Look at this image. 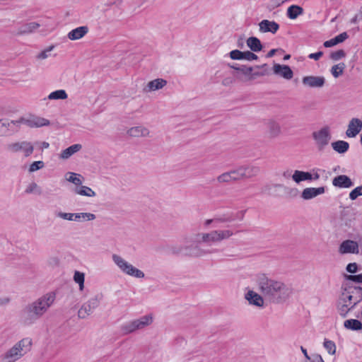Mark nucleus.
I'll return each mask as SVG.
<instances>
[{
    "instance_id": "f257e3e1",
    "label": "nucleus",
    "mask_w": 362,
    "mask_h": 362,
    "mask_svg": "<svg viewBox=\"0 0 362 362\" xmlns=\"http://www.w3.org/2000/svg\"><path fill=\"white\" fill-rule=\"evenodd\" d=\"M234 235L233 230L230 229L225 230H214L209 233H201L194 235V240H188L185 238V243L194 242L196 243L195 245H173L171 247V250L173 254L188 255L192 257H202L207 253L209 251L202 249L198 244L205 243L208 245H211L213 243H220L224 240L229 239Z\"/></svg>"
},
{
    "instance_id": "de8ad7c7",
    "label": "nucleus",
    "mask_w": 362,
    "mask_h": 362,
    "mask_svg": "<svg viewBox=\"0 0 362 362\" xmlns=\"http://www.w3.org/2000/svg\"><path fill=\"white\" fill-rule=\"evenodd\" d=\"M275 187L284 188L285 192L290 194L292 197H296L298 194V190L296 188H289L284 186L281 184H276L274 185Z\"/></svg>"
},
{
    "instance_id": "6e6552de",
    "label": "nucleus",
    "mask_w": 362,
    "mask_h": 362,
    "mask_svg": "<svg viewBox=\"0 0 362 362\" xmlns=\"http://www.w3.org/2000/svg\"><path fill=\"white\" fill-rule=\"evenodd\" d=\"M318 150H323L329 143L332 135L330 128L328 126L323 127L318 131H315L312 134Z\"/></svg>"
},
{
    "instance_id": "72a5a7b5",
    "label": "nucleus",
    "mask_w": 362,
    "mask_h": 362,
    "mask_svg": "<svg viewBox=\"0 0 362 362\" xmlns=\"http://www.w3.org/2000/svg\"><path fill=\"white\" fill-rule=\"evenodd\" d=\"M216 220L217 225L218 223H231V222L234 221L233 211H228V212H226V213L221 214V215H216Z\"/></svg>"
},
{
    "instance_id": "a878e982",
    "label": "nucleus",
    "mask_w": 362,
    "mask_h": 362,
    "mask_svg": "<svg viewBox=\"0 0 362 362\" xmlns=\"http://www.w3.org/2000/svg\"><path fill=\"white\" fill-rule=\"evenodd\" d=\"M74 192L77 194L88 197H93L96 195L95 192L90 187L82 185L76 187Z\"/></svg>"
},
{
    "instance_id": "dca6fc26",
    "label": "nucleus",
    "mask_w": 362,
    "mask_h": 362,
    "mask_svg": "<svg viewBox=\"0 0 362 362\" xmlns=\"http://www.w3.org/2000/svg\"><path fill=\"white\" fill-rule=\"evenodd\" d=\"M273 71L276 75L280 76L287 80L291 79L293 76V72L288 65L274 64Z\"/></svg>"
},
{
    "instance_id": "f03ea898",
    "label": "nucleus",
    "mask_w": 362,
    "mask_h": 362,
    "mask_svg": "<svg viewBox=\"0 0 362 362\" xmlns=\"http://www.w3.org/2000/svg\"><path fill=\"white\" fill-rule=\"evenodd\" d=\"M256 281L262 294L272 303H283L292 293L291 288L280 281L269 278L265 274H258Z\"/></svg>"
},
{
    "instance_id": "680f3d73",
    "label": "nucleus",
    "mask_w": 362,
    "mask_h": 362,
    "mask_svg": "<svg viewBox=\"0 0 362 362\" xmlns=\"http://www.w3.org/2000/svg\"><path fill=\"white\" fill-rule=\"evenodd\" d=\"M336 45H337V43H336V42L334 40V38H332V39H330L329 40H327V41H325L323 43V46L325 47H333V46H334Z\"/></svg>"
},
{
    "instance_id": "774afa93",
    "label": "nucleus",
    "mask_w": 362,
    "mask_h": 362,
    "mask_svg": "<svg viewBox=\"0 0 362 362\" xmlns=\"http://www.w3.org/2000/svg\"><path fill=\"white\" fill-rule=\"evenodd\" d=\"M362 19V14H356L351 20V23H356L358 21Z\"/></svg>"
},
{
    "instance_id": "bf43d9fd",
    "label": "nucleus",
    "mask_w": 362,
    "mask_h": 362,
    "mask_svg": "<svg viewBox=\"0 0 362 362\" xmlns=\"http://www.w3.org/2000/svg\"><path fill=\"white\" fill-rule=\"evenodd\" d=\"M323 56V52L319 51L315 53H311L308 55V58L310 59H314L315 61L319 60Z\"/></svg>"
},
{
    "instance_id": "3c124183",
    "label": "nucleus",
    "mask_w": 362,
    "mask_h": 362,
    "mask_svg": "<svg viewBox=\"0 0 362 362\" xmlns=\"http://www.w3.org/2000/svg\"><path fill=\"white\" fill-rule=\"evenodd\" d=\"M362 195V185L356 187L349 193V198L351 200H355L358 197Z\"/></svg>"
},
{
    "instance_id": "6e6d98bb",
    "label": "nucleus",
    "mask_w": 362,
    "mask_h": 362,
    "mask_svg": "<svg viewBox=\"0 0 362 362\" xmlns=\"http://www.w3.org/2000/svg\"><path fill=\"white\" fill-rule=\"evenodd\" d=\"M349 37V35L346 32H343L340 33L339 35L334 37V40L337 44L343 42L344 40H346Z\"/></svg>"
},
{
    "instance_id": "0eeeda50",
    "label": "nucleus",
    "mask_w": 362,
    "mask_h": 362,
    "mask_svg": "<svg viewBox=\"0 0 362 362\" xmlns=\"http://www.w3.org/2000/svg\"><path fill=\"white\" fill-rule=\"evenodd\" d=\"M102 298V294H97L89 298L81 305L78 310V317L81 319H85L91 315L93 311L100 305Z\"/></svg>"
},
{
    "instance_id": "603ef678",
    "label": "nucleus",
    "mask_w": 362,
    "mask_h": 362,
    "mask_svg": "<svg viewBox=\"0 0 362 362\" xmlns=\"http://www.w3.org/2000/svg\"><path fill=\"white\" fill-rule=\"evenodd\" d=\"M232 68L238 70V71H241L243 74H245V76H249L251 74L252 71V68L250 67V66H238V67H236V66H232Z\"/></svg>"
},
{
    "instance_id": "79ce46f5",
    "label": "nucleus",
    "mask_w": 362,
    "mask_h": 362,
    "mask_svg": "<svg viewBox=\"0 0 362 362\" xmlns=\"http://www.w3.org/2000/svg\"><path fill=\"white\" fill-rule=\"evenodd\" d=\"M323 346L329 354L333 355L335 354L336 345L333 341L325 339Z\"/></svg>"
},
{
    "instance_id": "9d476101",
    "label": "nucleus",
    "mask_w": 362,
    "mask_h": 362,
    "mask_svg": "<svg viewBox=\"0 0 362 362\" xmlns=\"http://www.w3.org/2000/svg\"><path fill=\"white\" fill-rule=\"evenodd\" d=\"M19 122L16 120L0 119V136L12 135L19 131Z\"/></svg>"
},
{
    "instance_id": "aec40b11",
    "label": "nucleus",
    "mask_w": 362,
    "mask_h": 362,
    "mask_svg": "<svg viewBox=\"0 0 362 362\" xmlns=\"http://www.w3.org/2000/svg\"><path fill=\"white\" fill-rule=\"evenodd\" d=\"M88 32V28L87 26H80L68 33V37L71 40H76L82 38Z\"/></svg>"
},
{
    "instance_id": "5fc2aeb1",
    "label": "nucleus",
    "mask_w": 362,
    "mask_h": 362,
    "mask_svg": "<svg viewBox=\"0 0 362 362\" xmlns=\"http://www.w3.org/2000/svg\"><path fill=\"white\" fill-rule=\"evenodd\" d=\"M346 279L356 282V283H362V274L357 275H346Z\"/></svg>"
},
{
    "instance_id": "f704fd0d",
    "label": "nucleus",
    "mask_w": 362,
    "mask_h": 362,
    "mask_svg": "<svg viewBox=\"0 0 362 362\" xmlns=\"http://www.w3.org/2000/svg\"><path fill=\"white\" fill-rule=\"evenodd\" d=\"M75 221L82 222V221H93L95 219L96 216L92 213L88 212H81V213H76Z\"/></svg>"
},
{
    "instance_id": "7ed1b4c3",
    "label": "nucleus",
    "mask_w": 362,
    "mask_h": 362,
    "mask_svg": "<svg viewBox=\"0 0 362 362\" xmlns=\"http://www.w3.org/2000/svg\"><path fill=\"white\" fill-rule=\"evenodd\" d=\"M55 298V293L49 292L28 304L21 313L24 324L31 325L40 319L53 304Z\"/></svg>"
},
{
    "instance_id": "864d4df0",
    "label": "nucleus",
    "mask_w": 362,
    "mask_h": 362,
    "mask_svg": "<svg viewBox=\"0 0 362 362\" xmlns=\"http://www.w3.org/2000/svg\"><path fill=\"white\" fill-rule=\"evenodd\" d=\"M257 59H258L257 55L254 54L253 52H252L250 51L244 52L243 59L247 60V61H252V60H257Z\"/></svg>"
},
{
    "instance_id": "a19ab883",
    "label": "nucleus",
    "mask_w": 362,
    "mask_h": 362,
    "mask_svg": "<svg viewBox=\"0 0 362 362\" xmlns=\"http://www.w3.org/2000/svg\"><path fill=\"white\" fill-rule=\"evenodd\" d=\"M74 280L79 286V290L83 291L84 288L85 275L83 272L76 271L74 275Z\"/></svg>"
},
{
    "instance_id": "6ab92c4d",
    "label": "nucleus",
    "mask_w": 362,
    "mask_h": 362,
    "mask_svg": "<svg viewBox=\"0 0 362 362\" xmlns=\"http://www.w3.org/2000/svg\"><path fill=\"white\" fill-rule=\"evenodd\" d=\"M325 191L324 187H308L303 189L301 197L303 199L308 200L325 193Z\"/></svg>"
},
{
    "instance_id": "1a4fd4ad",
    "label": "nucleus",
    "mask_w": 362,
    "mask_h": 362,
    "mask_svg": "<svg viewBox=\"0 0 362 362\" xmlns=\"http://www.w3.org/2000/svg\"><path fill=\"white\" fill-rule=\"evenodd\" d=\"M19 128L21 124H24L30 128H39L49 125L50 122L48 119L35 115H30L28 117H21L18 119Z\"/></svg>"
},
{
    "instance_id": "4468645a",
    "label": "nucleus",
    "mask_w": 362,
    "mask_h": 362,
    "mask_svg": "<svg viewBox=\"0 0 362 362\" xmlns=\"http://www.w3.org/2000/svg\"><path fill=\"white\" fill-rule=\"evenodd\" d=\"M362 129V121L358 118H352L348 125L346 134L348 137L353 138L361 132Z\"/></svg>"
},
{
    "instance_id": "09e8293b",
    "label": "nucleus",
    "mask_w": 362,
    "mask_h": 362,
    "mask_svg": "<svg viewBox=\"0 0 362 362\" xmlns=\"http://www.w3.org/2000/svg\"><path fill=\"white\" fill-rule=\"evenodd\" d=\"M230 57L234 60H241L243 59L244 52L240 51L238 49L232 50L230 53Z\"/></svg>"
},
{
    "instance_id": "9b49d317",
    "label": "nucleus",
    "mask_w": 362,
    "mask_h": 362,
    "mask_svg": "<svg viewBox=\"0 0 362 362\" xmlns=\"http://www.w3.org/2000/svg\"><path fill=\"white\" fill-rule=\"evenodd\" d=\"M7 149L13 153L22 151L25 157L30 156L34 151L33 144L26 141L10 144L7 146Z\"/></svg>"
},
{
    "instance_id": "49530a36",
    "label": "nucleus",
    "mask_w": 362,
    "mask_h": 362,
    "mask_svg": "<svg viewBox=\"0 0 362 362\" xmlns=\"http://www.w3.org/2000/svg\"><path fill=\"white\" fill-rule=\"evenodd\" d=\"M230 172L231 173L232 177H234V182L244 179L240 167L230 170Z\"/></svg>"
},
{
    "instance_id": "f3484780",
    "label": "nucleus",
    "mask_w": 362,
    "mask_h": 362,
    "mask_svg": "<svg viewBox=\"0 0 362 362\" xmlns=\"http://www.w3.org/2000/svg\"><path fill=\"white\" fill-rule=\"evenodd\" d=\"M259 30L261 33H276L279 29V25L275 21L269 20H262L259 23Z\"/></svg>"
},
{
    "instance_id": "7c9ffc66",
    "label": "nucleus",
    "mask_w": 362,
    "mask_h": 362,
    "mask_svg": "<svg viewBox=\"0 0 362 362\" xmlns=\"http://www.w3.org/2000/svg\"><path fill=\"white\" fill-rule=\"evenodd\" d=\"M332 148L339 153H344L349 150V144L348 142L342 140L332 143Z\"/></svg>"
},
{
    "instance_id": "b1692460",
    "label": "nucleus",
    "mask_w": 362,
    "mask_h": 362,
    "mask_svg": "<svg viewBox=\"0 0 362 362\" xmlns=\"http://www.w3.org/2000/svg\"><path fill=\"white\" fill-rule=\"evenodd\" d=\"M312 178L313 175L310 173L298 170H295L292 175V179L296 183H300L305 180H312Z\"/></svg>"
},
{
    "instance_id": "a211bd4d",
    "label": "nucleus",
    "mask_w": 362,
    "mask_h": 362,
    "mask_svg": "<svg viewBox=\"0 0 362 362\" xmlns=\"http://www.w3.org/2000/svg\"><path fill=\"white\" fill-rule=\"evenodd\" d=\"M332 185L339 188H349L354 186V182L347 175H341L332 180Z\"/></svg>"
},
{
    "instance_id": "473e14b6",
    "label": "nucleus",
    "mask_w": 362,
    "mask_h": 362,
    "mask_svg": "<svg viewBox=\"0 0 362 362\" xmlns=\"http://www.w3.org/2000/svg\"><path fill=\"white\" fill-rule=\"evenodd\" d=\"M303 9L297 5H292L287 9L286 15L290 19H296L298 16L303 14Z\"/></svg>"
},
{
    "instance_id": "ea45409f",
    "label": "nucleus",
    "mask_w": 362,
    "mask_h": 362,
    "mask_svg": "<svg viewBox=\"0 0 362 362\" xmlns=\"http://www.w3.org/2000/svg\"><path fill=\"white\" fill-rule=\"evenodd\" d=\"M68 97L67 93L64 90H57L52 92L49 95V100H64Z\"/></svg>"
},
{
    "instance_id": "2eb2a0df",
    "label": "nucleus",
    "mask_w": 362,
    "mask_h": 362,
    "mask_svg": "<svg viewBox=\"0 0 362 362\" xmlns=\"http://www.w3.org/2000/svg\"><path fill=\"white\" fill-rule=\"evenodd\" d=\"M339 252L341 254H358L359 252L358 245L356 241L354 240H347L343 241L339 246Z\"/></svg>"
},
{
    "instance_id": "052dcab7",
    "label": "nucleus",
    "mask_w": 362,
    "mask_h": 362,
    "mask_svg": "<svg viewBox=\"0 0 362 362\" xmlns=\"http://www.w3.org/2000/svg\"><path fill=\"white\" fill-rule=\"evenodd\" d=\"M355 293L356 294H357V296H354V299L355 300V301L353 303V305H354V307H356L357 304L362 300V292L354 291V293Z\"/></svg>"
},
{
    "instance_id": "338daca9",
    "label": "nucleus",
    "mask_w": 362,
    "mask_h": 362,
    "mask_svg": "<svg viewBox=\"0 0 362 362\" xmlns=\"http://www.w3.org/2000/svg\"><path fill=\"white\" fill-rule=\"evenodd\" d=\"M319 171H322V170H320V169H316V170H315V169H314V170H313V173L312 174V175H313V178H312V180H317L320 178V174L318 173V172H319ZM322 172H325V170H322Z\"/></svg>"
},
{
    "instance_id": "5701e85b",
    "label": "nucleus",
    "mask_w": 362,
    "mask_h": 362,
    "mask_svg": "<svg viewBox=\"0 0 362 362\" xmlns=\"http://www.w3.org/2000/svg\"><path fill=\"white\" fill-rule=\"evenodd\" d=\"M354 288H349V289L344 288L341 292L339 300L343 303L353 305L352 300H354Z\"/></svg>"
},
{
    "instance_id": "58836bf2",
    "label": "nucleus",
    "mask_w": 362,
    "mask_h": 362,
    "mask_svg": "<svg viewBox=\"0 0 362 362\" xmlns=\"http://www.w3.org/2000/svg\"><path fill=\"white\" fill-rule=\"evenodd\" d=\"M81 175L75 173H68L66 174L67 181L74 184L76 187L82 185V180H81Z\"/></svg>"
},
{
    "instance_id": "0e129e2a",
    "label": "nucleus",
    "mask_w": 362,
    "mask_h": 362,
    "mask_svg": "<svg viewBox=\"0 0 362 362\" xmlns=\"http://www.w3.org/2000/svg\"><path fill=\"white\" fill-rule=\"evenodd\" d=\"M211 223H214V226L215 227L217 226V223H216V216L213 218L206 219L204 221V226L207 227V226H209Z\"/></svg>"
},
{
    "instance_id": "20e7f679",
    "label": "nucleus",
    "mask_w": 362,
    "mask_h": 362,
    "mask_svg": "<svg viewBox=\"0 0 362 362\" xmlns=\"http://www.w3.org/2000/svg\"><path fill=\"white\" fill-rule=\"evenodd\" d=\"M32 339L26 337L16 343L3 356L4 362H16L28 353L32 347Z\"/></svg>"
},
{
    "instance_id": "4be33fe9",
    "label": "nucleus",
    "mask_w": 362,
    "mask_h": 362,
    "mask_svg": "<svg viewBox=\"0 0 362 362\" xmlns=\"http://www.w3.org/2000/svg\"><path fill=\"white\" fill-rule=\"evenodd\" d=\"M166 84H167V81L165 79L157 78V79L149 81L147 83V86L144 88V90L146 92L155 91V90L161 89Z\"/></svg>"
},
{
    "instance_id": "2f4dec72",
    "label": "nucleus",
    "mask_w": 362,
    "mask_h": 362,
    "mask_svg": "<svg viewBox=\"0 0 362 362\" xmlns=\"http://www.w3.org/2000/svg\"><path fill=\"white\" fill-rule=\"evenodd\" d=\"M344 327L347 329L358 331L362 329V323L358 320L350 319L344 322Z\"/></svg>"
},
{
    "instance_id": "ddd939ff",
    "label": "nucleus",
    "mask_w": 362,
    "mask_h": 362,
    "mask_svg": "<svg viewBox=\"0 0 362 362\" xmlns=\"http://www.w3.org/2000/svg\"><path fill=\"white\" fill-rule=\"evenodd\" d=\"M245 298L248 301L251 305L262 308L264 306L263 297L252 290H248L245 293Z\"/></svg>"
},
{
    "instance_id": "13d9d810",
    "label": "nucleus",
    "mask_w": 362,
    "mask_h": 362,
    "mask_svg": "<svg viewBox=\"0 0 362 362\" xmlns=\"http://www.w3.org/2000/svg\"><path fill=\"white\" fill-rule=\"evenodd\" d=\"M346 269L349 273H351V274L356 273L358 270V265L355 262L349 263L346 266Z\"/></svg>"
},
{
    "instance_id": "8fccbe9b",
    "label": "nucleus",
    "mask_w": 362,
    "mask_h": 362,
    "mask_svg": "<svg viewBox=\"0 0 362 362\" xmlns=\"http://www.w3.org/2000/svg\"><path fill=\"white\" fill-rule=\"evenodd\" d=\"M45 166L44 162L41 160L33 162L29 168V172L33 173L40 169L43 168Z\"/></svg>"
},
{
    "instance_id": "423d86ee",
    "label": "nucleus",
    "mask_w": 362,
    "mask_h": 362,
    "mask_svg": "<svg viewBox=\"0 0 362 362\" xmlns=\"http://www.w3.org/2000/svg\"><path fill=\"white\" fill-rule=\"evenodd\" d=\"M112 260L120 270L127 275L141 279L144 277V273L134 267L132 264L127 262L124 259L117 255H112Z\"/></svg>"
},
{
    "instance_id": "37998d69",
    "label": "nucleus",
    "mask_w": 362,
    "mask_h": 362,
    "mask_svg": "<svg viewBox=\"0 0 362 362\" xmlns=\"http://www.w3.org/2000/svg\"><path fill=\"white\" fill-rule=\"evenodd\" d=\"M25 192L26 194L36 193L37 194H41L42 190L41 188L35 182H31L29 185L27 186L26 189H25Z\"/></svg>"
},
{
    "instance_id": "412c9836",
    "label": "nucleus",
    "mask_w": 362,
    "mask_h": 362,
    "mask_svg": "<svg viewBox=\"0 0 362 362\" xmlns=\"http://www.w3.org/2000/svg\"><path fill=\"white\" fill-rule=\"evenodd\" d=\"M240 168L244 179H248L256 176L259 172V168L257 166L246 165L240 166Z\"/></svg>"
},
{
    "instance_id": "4d7b16f0",
    "label": "nucleus",
    "mask_w": 362,
    "mask_h": 362,
    "mask_svg": "<svg viewBox=\"0 0 362 362\" xmlns=\"http://www.w3.org/2000/svg\"><path fill=\"white\" fill-rule=\"evenodd\" d=\"M245 210H241L237 212H233V216L234 218V221L239 220L242 221L244 218Z\"/></svg>"
},
{
    "instance_id": "c03bdc74",
    "label": "nucleus",
    "mask_w": 362,
    "mask_h": 362,
    "mask_svg": "<svg viewBox=\"0 0 362 362\" xmlns=\"http://www.w3.org/2000/svg\"><path fill=\"white\" fill-rule=\"evenodd\" d=\"M56 216L59 218H61L64 220L75 221L76 213H66L62 211H59L56 214Z\"/></svg>"
},
{
    "instance_id": "4c0bfd02",
    "label": "nucleus",
    "mask_w": 362,
    "mask_h": 362,
    "mask_svg": "<svg viewBox=\"0 0 362 362\" xmlns=\"http://www.w3.org/2000/svg\"><path fill=\"white\" fill-rule=\"evenodd\" d=\"M216 180L220 184H228L234 182V177H232L230 172L228 171L218 175L216 178Z\"/></svg>"
},
{
    "instance_id": "bb28decb",
    "label": "nucleus",
    "mask_w": 362,
    "mask_h": 362,
    "mask_svg": "<svg viewBox=\"0 0 362 362\" xmlns=\"http://www.w3.org/2000/svg\"><path fill=\"white\" fill-rule=\"evenodd\" d=\"M247 47L252 51L258 52L262 49V45L260 40L256 37H250L247 40Z\"/></svg>"
},
{
    "instance_id": "c756f323",
    "label": "nucleus",
    "mask_w": 362,
    "mask_h": 362,
    "mask_svg": "<svg viewBox=\"0 0 362 362\" xmlns=\"http://www.w3.org/2000/svg\"><path fill=\"white\" fill-rule=\"evenodd\" d=\"M354 308V305L350 306V304L343 303L339 300L337 303V311L342 317H346L349 311L352 310Z\"/></svg>"
},
{
    "instance_id": "e433bc0d",
    "label": "nucleus",
    "mask_w": 362,
    "mask_h": 362,
    "mask_svg": "<svg viewBox=\"0 0 362 362\" xmlns=\"http://www.w3.org/2000/svg\"><path fill=\"white\" fill-rule=\"evenodd\" d=\"M346 68L344 63L341 62L336 65H334L331 69V73L334 78H338L343 74L344 71Z\"/></svg>"
},
{
    "instance_id": "69168bd1",
    "label": "nucleus",
    "mask_w": 362,
    "mask_h": 362,
    "mask_svg": "<svg viewBox=\"0 0 362 362\" xmlns=\"http://www.w3.org/2000/svg\"><path fill=\"white\" fill-rule=\"evenodd\" d=\"M310 362H325L322 356L319 354L313 355L312 359Z\"/></svg>"
},
{
    "instance_id": "f8f14e48",
    "label": "nucleus",
    "mask_w": 362,
    "mask_h": 362,
    "mask_svg": "<svg viewBox=\"0 0 362 362\" xmlns=\"http://www.w3.org/2000/svg\"><path fill=\"white\" fill-rule=\"evenodd\" d=\"M304 86L309 88H322L325 83L324 76H308L302 78Z\"/></svg>"
},
{
    "instance_id": "393cba45",
    "label": "nucleus",
    "mask_w": 362,
    "mask_h": 362,
    "mask_svg": "<svg viewBox=\"0 0 362 362\" xmlns=\"http://www.w3.org/2000/svg\"><path fill=\"white\" fill-rule=\"evenodd\" d=\"M127 134L131 136L139 137V136H146L149 134V131L146 127L142 126H137L130 128L127 131Z\"/></svg>"
},
{
    "instance_id": "c9c22d12",
    "label": "nucleus",
    "mask_w": 362,
    "mask_h": 362,
    "mask_svg": "<svg viewBox=\"0 0 362 362\" xmlns=\"http://www.w3.org/2000/svg\"><path fill=\"white\" fill-rule=\"evenodd\" d=\"M269 133L272 137L277 136L281 132L279 124L274 121H269L268 122Z\"/></svg>"
},
{
    "instance_id": "cd10ccee",
    "label": "nucleus",
    "mask_w": 362,
    "mask_h": 362,
    "mask_svg": "<svg viewBox=\"0 0 362 362\" xmlns=\"http://www.w3.org/2000/svg\"><path fill=\"white\" fill-rule=\"evenodd\" d=\"M81 148V145L78 144L71 145V146L62 151L60 158L62 159H68L73 154L80 151Z\"/></svg>"
},
{
    "instance_id": "e2e57ef3",
    "label": "nucleus",
    "mask_w": 362,
    "mask_h": 362,
    "mask_svg": "<svg viewBox=\"0 0 362 362\" xmlns=\"http://www.w3.org/2000/svg\"><path fill=\"white\" fill-rule=\"evenodd\" d=\"M52 48L50 47L49 49L47 50H44L42 52H41L38 55H37V58L38 59H45L46 58L48 57V52H49Z\"/></svg>"
},
{
    "instance_id": "c85d7f7f",
    "label": "nucleus",
    "mask_w": 362,
    "mask_h": 362,
    "mask_svg": "<svg viewBox=\"0 0 362 362\" xmlns=\"http://www.w3.org/2000/svg\"><path fill=\"white\" fill-rule=\"evenodd\" d=\"M40 27V24L36 22H29L25 23L22 26L20 27L18 30L19 34H28L34 30H37Z\"/></svg>"
},
{
    "instance_id": "39448f33",
    "label": "nucleus",
    "mask_w": 362,
    "mask_h": 362,
    "mask_svg": "<svg viewBox=\"0 0 362 362\" xmlns=\"http://www.w3.org/2000/svg\"><path fill=\"white\" fill-rule=\"evenodd\" d=\"M153 322L152 315H146L139 319H135L122 324L120 330L124 335L129 334L136 330L142 329Z\"/></svg>"
},
{
    "instance_id": "a18cd8bd",
    "label": "nucleus",
    "mask_w": 362,
    "mask_h": 362,
    "mask_svg": "<svg viewBox=\"0 0 362 362\" xmlns=\"http://www.w3.org/2000/svg\"><path fill=\"white\" fill-rule=\"evenodd\" d=\"M346 53L343 49H339L335 52H332L330 54V59L334 61H338L344 57H345Z\"/></svg>"
}]
</instances>
